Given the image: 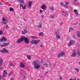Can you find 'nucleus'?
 Returning a JSON list of instances; mask_svg holds the SVG:
<instances>
[{
	"mask_svg": "<svg viewBox=\"0 0 80 80\" xmlns=\"http://www.w3.org/2000/svg\"><path fill=\"white\" fill-rule=\"evenodd\" d=\"M40 61L37 60H34L33 62L34 68L36 70L39 69V68H40Z\"/></svg>",
	"mask_w": 80,
	"mask_h": 80,
	"instance_id": "1",
	"label": "nucleus"
},
{
	"mask_svg": "<svg viewBox=\"0 0 80 80\" xmlns=\"http://www.w3.org/2000/svg\"><path fill=\"white\" fill-rule=\"evenodd\" d=\"M24 38H25V36L22 37L20 39L17 40L16 42L17 43H20L22 42H23L24 40Z\"/></svg>",
	"mask_w": 80,
	"mask_h": 80,
	"instance_id": "2",
	"label": "nucleus"
},
{
	"mask_svg": "<svg viewBox=\"0 0 80 80\" xmlns=\"http://www.w3.org/2000/svg\"><path fill=\"white\" fill-rule=\"evenodd\" d=\"M2 25H6L8 22L7 19L6 18H5L4 17L2 18Z\"/></svg>",
	"mask_w": 80,
	"mask_h": 80,
	"instance_id": "3",
	"label": "nucleus"
},
{
	"mask_svg": "<svg viewBox=\"0 0 80 80\" xmlns=\"http://www.w3.org/2000/svg\"><path fill=\"white\" fill-rule=\"evenodd\" d=\"M40 42V40H32L31 42L32 44H35V45L38 43Z\"/></svg>",
	"mask_w": 80,
	"mask_h": 80,
	"instance_id": "4",
	"label": "nucleus"
},
{
	"mask_svg": "<svg viewBox=\"0 0 80 80\" xmlns=\"http://www.w3.org/2000/svg\"><path fill=\"white\" fill-rule=\"evenodd\" d=\"M73 44H75V41L74 40H71L70 41L69 43L68 44V47L71 46V45H73Z\"/></svg>",
	"mask_w": 80,
	"mask_h": 80,
	"instance_id": "5",
	"label": "nucleus"
},
{
	"mask_svg": "<svg viewBox=\"0 0 80 80\" xmlns=\"http://www.w3.org/2000/svg\"><path fill=\"white\" fill-rule=\"evenodd\" d=\"M65 52H62L58 55V57H61L65 56Z\"/></svg>",
	"mask_w": 80,
	"mask_h": 80,
	"instance_id": "6",
	"label": "nucleus"
},
{
	"mask_svg": "<svg viewBox=\"0 0 80 80\" xmlns=\"http://www.w3.org/2000/svg\"><path fill=\"white\" fill-rule=\"evenodd\" d=\"M24 42L26 43H29V40H28V38H25V37L24 36Z\"/></svg>",
	"mask_w": 80,
	"mask_h": 80,
	"instance_id": "7",
	"label": "nucleus"
},
{
	"mask_svg": "<svg viewBox=\"0 0 80 80\" xmlns=\"http://www.w3.org/2000/svg\"><path fill=\"white\" fill-rule=\"evenodd\" d=\"M56 38L58 39L60 38V33L59 32H56Z\"/></svg>",
	"mask_w": 80,
	"mask_h": 80,
	"instance_id": "8",
	"label": "nucleus"
},
{
	"mask_svg": "<svg viewBox=\"0 0 80 80\" xmlns=\"http://www.w3.org/2000/svg\"><path fill=\"white\" fill-rule=\"evenodd\" d=\"M9 45V43H4L3 44H1V47H7Z\"/></svg>",
	"mask_w": 80,
	"mask_h": 80,
	"instance_id": "9",
	"label": "nucleus"
},
{
	"mask_svg": "<svg viewBox=\"0 0 80 80\" xmlns=\"http://www.w3.org/2000/svg\"><path fill=\"white\" fill-rule=\"evenodd\" d=\"M33 2L32 1H29L28 2V8H30L32 7V5Z\"/></svg>",
	"mask_w": 80,
	"mask_h": 80,
	"instance_id": "10",
	"label": "nucleus"
},
{
	"mask_svg": "<svg viewBox=\"0 0 80 80\" xmlns=\"http://www.w3.org/2000/svg\"><path fill=\"white\" fill-rule=\"evenodd\" d=\"M1 52L3 53L4 52H7V53H8V51L7 49L4 48L3 49V50H1Z\"/></svg>",
	"mask_w": 80,
	"mask_h": 80,
	"instance_id": "11",
	"label": "nucleus"
},
{
	"mask_svg": "<svg viewBox=\"0 0 80 80\" xmlns=\"http://www.w3.org/2000/svg\"><path fill=\"white\" fill-rule=\"evenodd\" d=\"M20 66L21 68H25V64H23V62H21L20 63Z\"/></svg>",
	"mask_w": 80,
	"mask_h": 80,
	"instance_id": "12",
	"label": "nucleus"
},
{
	"mask_svg": "<svg viewBox=\"0 0 80 80\" xmlns=\"http://www.w3.org/2000/svg\"><path fill=\"white\" fill-rule=\"evenodd\" d=\"M2 42H3V41H7V40L4 36L2 37Z\"/></svg>",
	"mask_w": 80,
	"mask_h": 80,
	"instance_id": "13",
	"label": "nucleus"
},
{
	"mask_svg": "<svg viewBox=\"0 0 80 80\" xmlns=\"http://www.w3.org/2000/svg\"><path fill=\"white\" fill-rule=\"evenodd\" d=\"M76 56L77 54H76V51H74L72 53V57H75Z\"/></svg>",
	"mask_w": 80,
	"mask_h": 80,
	"instance_id": "14",
	"label": "nucleus"
},
{
	"mask_svg": "<svg viewBox=\"0 0 80 80\" xmlns=\"http://www.w3.org/2000/svg\"><path fill=\"white\" fill-rule=\"evenodd\" d=\"M7 74V73L6 72V70H4L3 72V77H5Z\"/></svg>",
	"mask_w": 80,
	"mask_h": 80,
	"instance_id": "15",
	"label": "nucleus"
},
{
	"mask_svg": "<svg viewBox=\"0 0 80 80\" xmlns=\"http://www.w3.org/2000/svg\"><path fill=\"white\" fill-rule=\"evenodd\" d=\"M39 36H42V37L43 36L44 34H43V32H41L39 33L38 34Z\"/></svg>",
	"mask_w": 80,
	"mask_h": 80,
	"instance_id": "16",
	"label": "nucleus"
},
{
	"mask_svg": "<svg viewBox=\"0 0 80 80\" xmlns=\"http://www.w3.org/2000/svg\"><path fill=\"white\" fill-rule=\"evenodd\" d=\"M77 35L78 37H80V32L78 31L77 32Z\"/></svg>",
	"mask_w": 80,
	"mask_h": 80,
	"instance_id": "17",
	"label": "nucleus"
},
{
	"mask_svg": "<svg viewBox=\"0 0 80 80\" xmlns=\"http://www.w3.org/2000/svg\"><path fill=\"white\" fill-rule=\"evenodd\" d=\"M42 24L41 23H39V25H38L37 26L38 28H42Z\"/></svg>",
	"mask_w": 80,
	"mask_h": 80,
	"instance_id": "18",
	"label": "nucleus"
},
{
	"mask_svg": "<svg viewBox=\"0 0 80 80\" xmlns=\"http://www.w3.org/2000/svg\"><path fill=\"white\" fill-rule=\"evenodd\" d=\"M27 57L28 60H30L31 59V56L30 55H27Z\"/></svg>",
	"mask_w": 80,
	"mask_h": 80,
	"instance_id": "19",
	"label": "nucleus"
},
{
	"mask_svg": "<svg viewBox=\"0 0 80 80\" xmlns=\"http://www.w3.org/2000/svg\"><path fill=\"white\" fill-rule=\"evenodd\" d=\"M3 63V60L2 59H0V66H1L2 65V63Z\"/></svg>",
	"mask_w": 80,
	"mask_h": 80,
	"instance_id": "20",
	"label": "nucleus"
},
{
	"mask_svg": "<svg viewBox=\"0 0 80 80\" xmlns=\"http://www.w3.org/2000/svg\"><path fill=\"white\" fill-rule=\"evenodd\" d=\"M19 2L20 3H24V0H19Z\"/></svg>",
	"mask_w": 80,
	"mask_h": 80,
	"instance_id": "21",
	"label": "nucleus"
},
{
	"mask_svg": "<svg viewBox=\"0 0 80 80\" xmlns=\"http://www.w3.org/2000/svg\"><path fill=\"white\" fill-rule=\"evenodd\" d=\"M46 8V7H45V5H42V6L41 7V8L42 9H45Z\"/></svg>",
	"mask_w": 80,
	"mask_h": 80,
	"instance_id": "22",
	"label": "nucleus"
},
{
	"mask_svg": "<svg viewBox=\"0 0 80 80\" xmlns=\"http://www.w3.org/2000/svg\"><path fill=\"white\" fill-rule=\"evenodd\" d=\"M74 70H76L77 72H79V69L78 68H74Z\"/></svg>",
	"mask_w": 80,
	"mask_h": 80,
	"instance_id": "23",
	"label": "nucleus"
},
{
	"mask_svg": "<svg viewBox=\"0 0 80 80\" xmlns=\"http://www.w3.org/2000/svg\"><path fill=\"white\" fill-rule=\"evenodd\" d=\"M31 38H33L34 39H37V37L34 36H31Z\"/></svg>",
	"mask_w": 80,
	"mask_h": 80,
	"instance_id": "24",
	"label": "nucleus"
},
{
	"mask_svg": "<svg viewBox=\"0 0 80 80\" xmlns=\"http://www.w3.org/2000/svg\"><path fill=\"white\" fill-rule=\"evenodd\" d=\"M54 8H53V7H49V9H50V10H51L52 11H53V10Z\"/></svg>",
	"mask_w": 80,
	"mask_h": 80,
	"instance_id": "25",
	"label": "nucleus"
},
{
	"mask_svg": "<svg viewBox=\"0 0 80 80\" xmlns=\"http://www.w3.org/2000/svg\"><path fill=\"white\" fill-rule=\"evenodd\" d=\"M9 10L10 12H13V9L12 8H9Z\"/></svg>",
	"mask_w": 80,
	"mask_h": 80,
	"instance_id": "26",
	"label": "nucleus"
},
{
	"mask_svg": "<svg viewBox=\"0 0 80 80\" xmlns=\"http://www.w3.org/2000/svg\"><path fill=\"white\" fill-rule=\"evenodd\" d=\"M9 65L10 66H14V65L13 64V63L11 62L10 63Z\"/></svg>",
	"mask_w": 80,
	"mask_h": 80,
	"instance_id": "27",
	"label": "nucleus"
},
{
	"mask_svg": "<svg viewBox=\"0 0 80 80\" xmlns=\"http://www.w3.org/2000/svg\"><path fill=\"white\" fill-rule=\"evenodd\" d=\"M63 7H66V8H68V7L66 5H63Z\"/></svg>",
	"mask_w": 80,
	"mask_h": 80,
	"instance_id": "28",
	"label": "nucleus"
},
{
	"mask_svg": "<svg viewBox=\"0 0 80 80\" xmlns=\"http://www.w3.org/2000/svg\"><path fill=\"white\" fill-rule=\"evenodd\" d=\"M22 7L23 10H25L26 8V6H23Z\"/></svg>",
	"mask_w": 80,
	"mask_h": 80,
	"instance_id": "29",
	"label": "nucleus"
},
{
	"mask_svg": "<svg viewBox=\"0 0 80 80\" xmlns=\"http://www.w3.org/2000/svg\"><path fill=\"white\" fill-rule=\"evenodd\" d=\"M50 17L51 18H54V15H51L50 16Z\"/></svg>",
	"mask_w": 80,
	"mask_h": 80,
	"instance_id": "30",
	"label": "nucleus"
},
{
	"mask_svg": "<svg viewBox=\"0 0 80 80\" xmlns=\"http://www.w3.org/2000/svg\"><path fill=\"white\" fill-rule=\"evenodd\" d=\"M0 35H3V31L2 30H0Z\"/></svg>",
	"mask_w": 80,
	"mask_h": 80,
	"instance_id": "31",
	"label": "nucleus"
},
{
	"mask_svg": "<svg viewBox=\"0 0 80 80\" xmlns=\"http://www.w3.org/2000/svg\"><path fill=\"white\" fill-rule=\"evenodd\" d=\"M24 33H27V30L24 29Z\"/></svg>",
	"mask_w": 80,
	"mask_h": 80,
	"instance_id": "32",
	"label": "nucleus"
},
{
	"mask_svg": "<svg viewBox=\"0 0 80 80\" xmlns=\"http://www.w3.org/2000/svg\"><path fill=\"white\" fill-rule=\"evenodd\" d=\"M77 53L78 54V55H80V51H77Z\"/></svg>",
	"mask_w": 80,
	"mask_h": 80,
	"instance_id": "33",
	"label": "nucleus"
},
{
	"mask_svg": "<svg viewBox=\"0 0 80 80\" xmlns=\"http://www.w3.org/2000/svg\"><path fill=\"white\" fill-rule=\"evenodd\" d=\"M6 27L7 28H9V27L8 25V24L6 25Z\"/></svg>",
	"mask_w": 80,
	"mask_h": 80,
	"instance_id": "34",
	"label": "nucleus"
},
{
	"mask_svg": "<svg viewBox=\"0 0 80 80\" xmlns=\"http://www.w3.org/2000/svg\"><path fill=\"white\" fill-rule=\"evenodd\" d=\"M12 74H13V72H11L9 74V75H10V76L12 75Z\"/></svg>",
	"mask_w": 80,
	"mask_h": 80,
	"instance_id": "35",
	"label": "nucleus"
},
{
	"mask_svg": "<svg viewBox=\"0 0 80 80\" xmlns=\"http://www.w3.org/2000/svg\"><path fill=\"white\" fill-rule=\"evenodd\" d=\"M40 13H43V10H40Z\"/></svg>",
	"mask_w": 80,
	"mask_h": 80,
	"instance_id": "36",
	"label": "nucleus"
},
{
	"mask_svg": "<svg viewBox=\"0 0 80 80\" xmlns=\"http://www.w3.org/2000/svg\"><path fill=\"white\" fill-rule=\"evenodd\" d=\"M74 12H77V11L76 9H74Z\"/></svg>",
	"mask_w": 80,
	"mask_h": 80,
	"instance_id": "37",
	"label": "nucleus"
},
{
	"mask_svg": "<svg viewBox=\"0 0 80 80\" xmlns=\"http://www.w3.org/2000/svg\"><path fill=\"white\" fill-rule=\"evenodd\" d=\"M70 30H73V28L72 27H70L69 28Z\"/></svg>",
	"mask_w": 80,
	"mask_h": 80,
	"instance_id": "38",
	"label": "nucleus"
},
{
	"mask_svg": "<svg viewBox=\"0 0 80 80\" xmlns=\"http://www.w3.org/2000/svg\"><path fill=\"white\" fill-rule=\"evenodd\" d=\"M65 4H66V5H68L69 4V3H68V2H65Z\"/></svg>",
	"mask_w": 80,
	"mask_h": 80,
	"instance_id": "39",
	"label": "nucleus"
},
{
	"mask_svg": "<svg viewBox=\"0 0 80 80\" xmlns=\"http://www.w3.org/2000/svg\"><path fill=\"white\" fill-rule=\"evenodd\" d=\"M20 7H23V5H22V4H20Z\"/></svg>",
	"mask_w": 80,
	"mask_h": 80,
	"instance_id": "40",
	"label": "nucleus"
},
{
	"mask_svg": "<svg viewBox=\"0 0 80 80\" xmlns=\"http://www.w3.org/2000/svg\"><path fill=\"white\" fill-rule=\"evenodd\" d=\"M41 17L42 18H43L44 17V16H43V15H42L41 16Z\"/></svg>",
	"mask_w": 80,
	"mask_h": 80,
	"instance_id": "41",
	"label": "nucleus"
},
{
	"mask_svg": "<svg viewBox=\"0 0 80 80\" xmlns=\"http://www.w3.org/2000/svg\"><path fill=\"white\" fill-rule=\"evenodd\" d=\"M0 69L1 70H3V68L2 67H1L0 68Z\"/></svg>",
	"mask_w": 80,
	"mask_h": 80,
	"instance_id": "42",
	"label": "nucleus"
},
{
	"mask_svg": "<svg viewBox=\"0 0 80 80\" xmlns=\"http://www.w3.org/2000/svg\"><path fill=\"white\" fill-rule=\"evenodd\" d=\"M61 5H62V6L63 7V5H63V3L62 2H61Z\"/></svg>",
	"mask_w": 80,
	"mask_h": 80,
	"instance_id": "43",
	"label": "nucleus"
},
{
	"mask_svg": "<svg viewBox=\"0 0 80 80\" xmlns=\"http://www.w3.org/2000/svg\"><path fill=\"white\" fill-rule=\"evenodd\" d=\"M76 78H75L74 80L72 79H70L69 80H76Z\"/></svg>",
	"mask_w": 80,
	"mask_h": 80,
	"instance_id": "44",
	"label": "nucleus"
},
{
	"mask_svg": "<svg viewBox=\"0 0 80 80\" xmlns=\"http://www.w3.org/2000/svg\"><path fill=\"white\" fill-rule=\"evenodd\" d=\"M0 79H2V77L1 76V75H0Z\"/></svg>",
	"mask_w": 80,
	"mask_h": 80,
	"instance_id": "45",
	"label": "nucleus"
},
{
	"mask_svg": "<svg viewBox=\"0 0 80 80\" xmlns=\"http://www.w3.org/2000/svg\"><path fill=\"white\" fill-rule=\"evenodd\" d=\"M44 65H45L46 66H47V64L45 63L44 64Z\"/></svg>",
	"mask_w": 80,
	"mask_h": 80,
	"instance_id": "46",
	"label": "nucleus"
},
{
	"mask_svg": "<svg viewBox=\"0 0 80 80\" xmlns=\"http://www.w3.org/2000/svg\"><path fill=\"white\" fill-rule=\"evenodd\" d=\"M62 13H65V12H64V11H62Z\"/></svg>",
	"mask_w": 80,
	"mask_h": 80,
	"instance_id": "47",
	"label": "nucleus"
},
{
	"mask_svg": "<svg viewBox=\"0 0 80 80\" xmlns=\"http://www.w3.org/2000/svg\"><path fill=\"white\" fill-rule=\"evenodd\" d=\"M42 70H44V69H45V68H44V67H42Z\"/></svg>",
	"mask_w": 80,
	"mask_h": 80,
	"instance_id": "48",
	"label": "nucleus"
},
{
	"mask_svg": "<svg viewBox=\"0 0 80 80\" xmlns=\"http://www.w3.org/2000/svg\"><path fill=\"white\" fill-rule=\"evenodd\" d=\"M72 37L74 38H75V37L74 36H73Z\"/></svg>",
	"mask_w": 80,
	"mask_h": 80,
	"instance_id": "49",
	"label": "nucleus"
},
{
	"mask_svg": "<svg viewBox=\"0 0 80 80\" xmlns=\"http://www.w3.org/2000/svg\"><path fill=\"white\" fill-rule=\"evenodd\" d=\"M23 20H24V21H26V19H25V18L23 19Z\"/></svg>",
	"mask_w": 80,
	"mask_h": 80,
	"instance_id": "50",
	"label": "nucleus"
},
{
	"mask_svg": "<svg viewBox=\"0 0 80 80\" xmlns=\"http://www.w3.org/2000/svg\"><path fill=\"white\" fill-rule=\"evenodd\" d=\"M23 78H26V76H23Z\"/></svg>",
	"mask_w": 80,
	"mask_h": 80,
	"instance_id": "51",
	"label": "nucleus"
},
{
	"mask_svg": "<svg viewBox=\"0 0 80 80\" xmlns=\"http://www.w3.org/2000/svg\"><path fill=\"white\" fill-rule=\"evenodd\" d=\"M48 72H46V73H45V75H47V74H48Z\"/></svg>",
	"mask_w": 80,
	"mask_h": 80,
	"instance_id": "52",
	"label": "nucleus"
},
{
	"mask_svg": "<svg viewBox=\"0 0 80 80\" xmlns=\"http://www.w3.org/2000/svg\"><path fill=\"white\" fill-rule=\"evenodd\" d=\"M76 14V15H77L78 14V12H76V13H75Z\"/></svg>",
	"mask_w": 80,
	"mask_h": 80,
	"instance_id": "53",
	"label": "nucleus"
},
{
	"mask_svg": "<svg viewBox=\"0 0 80 80\" xmlns=\"http://www.w3.org/2000/svg\"><path fill=\"white\" fill-rule=\"evenodd\" d=\"M2 39L0 38V42H2Z\"/></svg>",
	"mask_w": 80,
	"mask_h": 80,
	"instance_id": "54",
	"label": "nucleus"
},
{
	"mask_svg": "<svg viewBox=\"0 0 80 80\" xmlns=\"http://www.w3.org/2000/svg\"><path fill=\"white\" fill-rule=\"evenodd\" d=\"M2 5V3L0 2V5Z\"/></svg>",
	"mask_w": 80,
	"mask_h": 80,
	"instance_id": "55",
	"label": "nucleus"
},
{
	"mask_svg": "<svg viewBox=\"0 0 80 80\" xmlns=\"http://www.w3.org/2000/svg\"><path fill=\"white\" fill-rule=\"evenodd\" d=\"M40 47H42L43 46H42V45H40Z\"/></svg>",
	"mask_w": 80,
	"mask_h": 80,
	"instance_id": "56",
	"label": "nucleus"
},
{
	"mask_svg": "<svg viewBox=\"0 0 80 80\" xmlns=\"http://www.w3.org/2000/svg\"><path fill=\"white\" fill-rule=\"evenodd\" d=\"M62 23H63L62 22H61L60 24H61V25H62Z\"/></svg>",
	"mask_w": 80,
	"mask_h": 80,
	"instance_id": "57",
	"label": "nucleus"
},
{
	"mask_svg": "<svg viewBox=\"0 0 80 80\" xmlns=\"http://www.w3.org/2000/svg\"><path fill=\"white\" fill-rule=\"evenodd\" d=\"M22 33H23V34H24V32L23 31L22 32Z\"/></svg>",
	"mask_w": 80,
	"mask_h": 80,
	"instance_id": "58",
	"label": "nucleus"
},
{
	"mask_svg": "<svg viewBox=\"0 0 80 80\" xmlns=\"http://www.w3.org/2000/svg\"><path fill=\"white\" fill-rule=\"evenodd\" d=\"M60 78V80H62V78Z\"/></svg>",
	"mask_w": 80,
	"mask_h": 80,
	"instance_id": "59",
	"label": "nucleus"
},
{
	"mask_svg": "<svg viewBox=\"0 0 80 80\" xmlns=\"http://www.w3.org/2000/svg\"><path fill=\"white\" fill-rule=\"evenodd\" d=\"M11 80H13V79L12 78V79H11Z\"/></svg>",
	"mask_w": 80,
	"mask_h": 80,
	"instance_id": "60",
	"label": "nucleus"
},
{
	"mask_svg": "<svg viewBox=\"0 0 80 80\" xmlns=\"http://www.w3.org/2000/svg\"><path fill=\"white\" fill-rule=\"evenodd\" d=\"M69 32H70V29L69 30Z\"/></svg>",
	"mask_w": 80,
	"mask_h": 80,
	"instance_id": "61",
	"label": "nucleus"
},
{
	"mask_svg": "<svg viewBox=\"0 0 80 80\" xmlns=\"http://www.w3.org/2000/svg\"><path fill=\"white\" fill-rule=\"evenodd\" d=\"M79 65H80V62H79Z\"/></svg>",
	"mask_w": 80,
	"mask_h": 80,
	"instance_id": "62",
	"label": "nucleus"
},
{
	"mask_svg": "<svg viewBox=\"0 0 80 80\" xmlns=\"http://www.w3.org/2000/svg\"><path fill=\"white\" fill-rule=\"evenodd\" d=\"M77 80H79V79H78Z\"/></svg>",
	"mask_w": 80,
	"mask_h": 80,
	"instance_id": "63",
	"label": "nucleus"
},
{
	"mask_svg": "<svg viewBox=\"0 0 80 80\" xmlns=\"http://www.w3.org/2000/svg\"><path fill=\"white\" fill-rule=\"evenodd\" d=\"M79 25H80V23L79 24Z\"/></svg>",
	"mask_w": 80,
	"mask_h": 80,
	"instance_id": "64",
	"label": "nucleus"
}]
</instances>
